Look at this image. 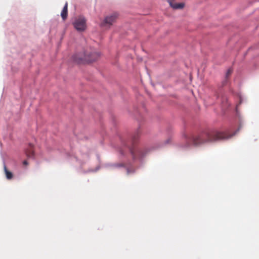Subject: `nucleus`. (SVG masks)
Returning <instances> with one entry per match:
<instances>
[{"label": "nucleus", "instance_id": "1", "mask_svg": "<svg viewBox=\"0 0 259 259\" xmlns=\"http://www.w3.org/2000/svg\"><path fill=\"white\" fill-rule=\"evenodd\" d=\"M230 137L225 133L208 130L203 131L198 135L191 136L188 138L187 141L190 143L188 146L191 144L195 146H199L207 143L228 139Z\"/></svg>", "mask_w": 259, "mask_h": 259}, {"label": "nucleus", "instance_id": "2", "mask_svg": "<svg viewBox=\"0 0 259 259\" xmlns=\"http://www.w3.org/2000/svg\"><path fill=\"white\" fill-rule=\"evenodd\" d=\"M100 54L96 52L86 51L83 54H78L73 56V60L77 63H91L97 60Z\"/></svg>", "mask_w": 259, "mask_h": 259}, {"label": "nucleus", "instance_id": "3", "mask_svg": "<svg viewBox=\"0 0 259 259\" xmlns=\"http://www.w3.org/2000/svg\"><path fill=\"white\" fill-rule=\"evenodd\" d=\"M86 22L87 20L84 17L79 16L74 19L72 25L77 31H83L87 28Z\"/></svg>", "mask_w": 259, "mask_h": 259}, {"label": "nucleus", "instance_id": "4", "mask_svg": "<svg viewBox=\"0 0 259 259\" xmlns=\"http://www.w3.org/2000/svg\"><path fill=\"white\" fill-rule=\"evenodd\" d=\"M117 18V15L116 14H113L110 16H107L101 23V26L109 27L116 21Z\"/></svg>", "mask_w": 259, "mask_h": 259}, {"label": "nucleus", "instance_id": "5", "mask_svg": "<svg viewBox=\"0 0 259 259\" xmlns=\"http://www.w3.org/2000/svg\"><path fill=\"white\" fill-rule=\"evenodd\" d=\"M170 7L175 10L183 9L185 7L184 3H174L175 0H167Z\"/></svg>", "mask_w": 259, "mask_h": 259}, {"label": "nucleus", "instance_id": "6", "mask_svg": "<svg viewBox=\"0 0 259 259\" xmlns=\"http://www.w3.org/2000/svg\"><path fill=\"white\" fill-rule=\"evenodd\" d=\"M26 156L29 158L33 157L34 155L33 145L31 144L29 145L28 148L25 151Z\"/></svg>", "mask_w": 259, "mask_h": 259}, {"label": "nucleus", "instance_id": "7", "mask_svg": "<svg viewBox=\"0 0 259 259\" xmlns=\"http://www.w3.org/2000/svg\"><path fill=\"white\" fill-rule=\"evenodd\" d=\"M68 15V3L66 2L64 6V8L61 12V16L63 20H65Z\"/></svg>", "mask_w": 259, "mask_h": 259}, {"label": "nucleus", "instance_id": "8", "mask_svg": "<svg viewBox=\"0 0 259 259\" xmlns=\"http://www.w3.org/2000/svg\"><path fill=\"white\" fill-rule=\"evenodd\" d=\"M130 151L134 159H135L139 155H141V151L138 148H130Z\"/></svg>", "mask_w": 259, "mask_h": 259}, {"label": "nucleus", "instance_id": "9", "mask_svg": "<svg viewBox=\"0 0 259 259\" xmlns=\"http://www.w3.org/2000/svg\"><path fill=\"white\" fill-rule=\"evenodd\" d=\"M4 171L7 179L11 180L13 178V173L8 170L6 165H4Z\"/></svg>", "mask_w": 259, "mask_h": 259}, {"label": "nucleus", "instance_id": "10", "mask_svg": "<svg viewBox=\"0 0 259 259\" xmlns=\"http://www.w3.org/2000/svg\"><path fill=\"white\" fill-rule=\"evenodd\" d=\"M139 135H140V133L139 132H138L136 134H135L133 137V143H136V141H137V140L138 139V138L139 137Z\"/></svg>", "mask_w": 259, "mask_h": 259}, {"label": "nucleus", "instance_id": "11", "mask_svg": "<svg viewBox=\"0 0 259 259\" xmlns=\"http://www.w3.org/2000/svg\"><path fill=\"white\" fill-rule=\"evenodd\" d=\"M232 72V70L231 69L228 70L226 74V78L227 79Z\"/></svg>", "mask_w": 259, "mask_h": 259}, {"label": "nucleus", "instance_id": "12", "mask_svg": "<svg viewBox=\"0 0 259 259\" xmlns=\"http://www.w3.org/2000/svg\"><path fill=\"white\" fill-rule=\"evenodd\" d=\"M23 164L25 165H27L28 164V163L26 160H24L23 162Z\"/></svg>", "mask_w": 259, "mask_h": 259}, {"label": "nucleus", "instance_id": "13", "mask_svg": "<svg viewBox=\"0 0 259 259\" xmlns=\"http://www.w3.org/2000/svg\"><path fill=\"white\" fill-rule=\"evenodd\" d=\"M123 166L122 164H118L116 165V166Z\"/></svg>", "mask_w": 259, "mask_h": 259}]
</instances>
